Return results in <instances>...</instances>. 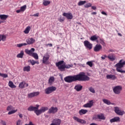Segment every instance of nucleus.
I'll use <instances>...</instances> for the list:
<instances>
[{"instance_id": "nucleus-1", "label": "nucleus", "mask_w": 125, "mask_h": 125, "mask_svg": "<svg viewBox=\"0 0 125 125\" xmlns=\"http://www.w3.org/2000/svg\"><path fill=\"white\" fill-rule=\"evenodd\" d=\"M64 81L66 83H71L73 82H86V81H89L90 78L87 75H85L84 73H80L76 75L68 76L64 78Z\"/></svg>"}, {"instance_id": "nucleus-2", "label": "nucleus", "mask_w": 125, "mask_h": 125, "mask_svg": "<svg viewBox=\"0 0 125 125\" xmlns=\"http://www.w3.org/2000/svg\"><path fill=\"white\" fill-rule=\"evenodd\" d=\"M40 107V105L36 104V106H30L27 110L30 112L34 111V113L37 115V116H40L42 113H44L45 111H47L48 110V107H42L41 108L39 109Z\"/></svg>"}, {"instance_id": "nucleus-3", "label": "nucleus", "mask_w": 125, "mask_h": 125, "mask_svg": "<svg viewBox=\"0 0 125 125\" xmlns=\"http://www.w3.org/2000/svg\"><path fill=\"white\" fill-rule=\"evenodd\" d=\"M64 63V61H61L56 63V67H58V69L61 72H64L65 69H70L72 68L73 64H63Z\"/></svg>"}, {"instance_id": "nucleus-4", "label": "nucleus", "mask_w": 125, "mask_h": 125, "mask_svg": "<svg viewBox=\"0 0 125 125\" xmlns=\"http://www.w3.org/2000/svg\"><path fill=\"white\" fill-rule=\"evenodd\" d=\"M124 61L123 60H121L118 63L115 64V66L116 67V71L117 72H119V73H125V70H123L121 69L122 68H124V65L122 62Z\"/></svg>"}, {"instance_id": "nucleus-5", "label": "nucleus", "mask_w": 125, "mask_h": 125, "mask_svg": "<svg viewBox=\"0 0 125 125\" xmlns=\"http://www.w3.org/2000/svg\"><path fill=\"white\" fill-rule=\"evenodd\" d=\"M56 89H57V88L55 86H49L45 89V92L46 94H50V93L55 91Z\"/></svg>"}, {"instance_id": "nucleus-6", "label": "nucleus", "mask_w": 125, "mask_h": 125, "mask_svg": "<svg viewBox=\"0 0 125 125\" xmlns=\"http://www.w3.org/2000/svg\"><path fill=\"white\" fill-rule=\"evenodd\" d=\"M50 56L48 54H46L42 58V63L43 64H45L46 65H48V60H49V58Z\"/></svg>"}, {"instance_id": "nucleus-7", "label": "nucleus", "mask_w": 125, "mask_h": 125, "mask_svg": "<svg viewBox=\"0 0 125 125\" xmlns=\"http://www.w3.org/2000/svg\"><path fill=\"white\" fill-rule=\"evenodd\" d=\"M83 44L85 47V48H87V49H89L90 50V49H92V46L93 45L89 41H85L83 42Z\"/></svg>"}, {"instance_id": "nucleus-8", "label": "nucleus", "mask_w": 125, "mask_h": 125, "mask_svg": "<svg viewBox=\"0 0 125 125\" xmlns=\"http://www.w3.org/2000/svg\"><path fill=\"white\" fill-rule=\"evenodd\" d=\"M122 88L121 86H116L113 88V91L115 94H120L121 91H122Z\"/></svg>"}, {"instance_id": "nucleus-9", "label": "nucleus", "mask_w": 125, "mask_h": 125, "mask_svg": "<svg viewBox=\"0 0 125 125\" xmlns=\"http://www.w3.org/2000/svg\"><path fill=\"white\" fill-rule=\"evenodd\" d=\"M114 111L117 115L119 116H123L125 115V111L120 110V108L118 107H115L114 108Z\"/></svg>"}, {"instance_id": "nucleus-10", "label": "nucleus", "mask_w": 125, "mask_h": 125, "mask_svg": "<svg viewBox=\"0 0 125 125\" xmlns=\"http://www.w3.org/2000/svg\"><path fill=\"white\" fill-rule=\"evenodd\" d=\"M58 111V108L57 107L52 106L49 109L48 114H55V113H57Z\"/></svg>"}, {"instance_id": "nucleus-11", "label": "nucleus", "mask_w": 125, "mask_h": 125, "mask_svg": "<svg viewBox=\"0 0 125 125\" xmlns=\"http://www.w3.org/2000/svg\"><path fill=\"white\" fill-rule=\"evenodd\" d=\"M61 125V120L59 119H54L52 121V123L50 125Z\"/></svg>"}, {"instance_id": "nucleus-12", "label": "nucleus", "mask_w": 125, "mask_h": 125, "mask_svg": "<svg viewBox=\"0 0 125 125\" xmlns=\"http://www.w3.org/2000/svg\"><path fill=\"white\" fill-rule=\"evenodd\" d=\"M62 15L64 16V17H66L68 20H72V19H73V14L71 13H63Z\"/></svg>"}, {"instance_id": "nucleus-13", "label": "nucleus", "mask_w": 125, "mask_h": 125, "mask_svg": "<svg viewBox=\"0 0 125 125\" xmlns=\"http://www.w3.org/2000/svg\"><path fill=\"white\" fill-rule=\"evenodd\" d=\"M94 102H93V100L89 101L88 103H87L86 104H84L83 105V107L84 108H91L92 106H93V104Z\"/></svg>"}, {"instance_id": "nucleus-14", "label": "nucleus", "mask_w": 125, "mask_h": 125, "mask_svg": "<svg viewBox=\"0 0 125 125\" xmlns=\"http://www.w3.org/2000/svg\"><path fill=\"white\" fill-rule=\"evenodd\" d=\"M102 49V46L100 44H97L93 48L95 52H99Z\"/></svg>"}, {"instance_id": "nucleus-15", "label": "nucleus", "mask_w": 125, "mask_h": 125, "mask_svg": "<svg viewBox=\"0 0 125 125\" xmlns=\"http://www.w3.org/2000/svg\"><path fill=\"white\" fill-rule=\"evenodd\" d=\"M73 119L74 120V121L77 122V123H79V124H86V121L83 119H80L76 116L73 117Z\"/></svg>"}, {"instance_id": "nucleus-16", "label": "nucleus", "mask_w": 125, "mask_h": 125, "mask_svg": "<svg viewBox=\"0 0 125 125\" xmlns=\"http://www.w3.org/2000/svg\"><path fill=\"white\" fill-rule=\"evenodd\" d=\"M25 85H26V87H28V86H29V84L27 83H26V82L23 81L20 83L19 87L21 89L25 88Z\"/></svg>"}, {"instance_id": "nucleus-17", "label": "nucleus", "mask_w": 125, "mask_h": 125, "mask_svg": "<svg viewBox=\"0 0 125 125\" xmlns=\"http://www.w3.org/2000/svg\"><path fill=\"white\" fill-rule=\"evenodd\" d=\"M40 95V92H33L28 94V98H32V97H35V96H38Z\"/></svg>"}, {"instance_id": "nucleus-18", "label": "nucleus", "mask_w": 125, "mask_h": 125, "mask_svg": "<svg viewBox=\"0 0 125 125\" xmlns=\"http://www.w3.org/2000/svg\"><path fill=\"white\" fill-rule=\"evenodd\" d=\"M106 79L107 80H112V81H115V80H117V78L115 75L107 74L106 75Z\"/></svg>"}, {"instance_id": "nucleus-19", "label": "nucleus", "mask_w": 125, "mask_h": 125, "mask_svg": "<svg viewBox=\"0 0 125 125\" xmlns=\"http://www.w3.org/2000/svg\"><path fill=\"white\" fill-rule=\"evenodd\" d=\"M25 52L26 54H28L31 56L33 54V53L35 52V48H32L30 50L26 49L25 50Z\"/></svg>"}, {"instance_id": "nucleus-20", "label": "nucleus", "mask_w": 125, "mask_h": 125, "mask_svg": "<svg viewBox=\"0 0 125 125\" xmlns=\"http://www.w3.org/2000/svg\"><path fill=\"white\" fill-rule=\"evenodd\" d=\"M27 45V44H33V43H34V42H36V40L34 39V38H28V39L26 40V41Z\"/></svg>"}, {"instance_id": "nucleus-21", "label": "nucleus", "mask_w": 125, "mask_h": 125, "mask_svg": "<svg viewBox=\"0 0 125 125\" xmlns=\"http://www.w3.org/2000/svg\"><path fill=\"white\" fill-rule=\"evenodd\" d=\"M107 58H108L110 61H114V60H116V56H115L114 54H109L107 56Z\"/></svg>"}, {"instance_id": "nucleus-22", "label": "nucleus", "mask_w": 125, "mask_h": 125, "mask_svg": "<svg viewBox=\"0 0 125 125\" xmlns=\"http://www.w3.org/2000/svg\"><path fill=\"white\" fill-rule=\"evenodd\" d=\"M98 38H99V36H96V35H93L92 36L90 40V41H92V42H96L98 43Z\"/></svg>"}, {"instance_id": "nucleus-23", "label": "nucleus", "mask_w": 125, "mask_h": 125, "mask_svg": "<svg viewBox=\"0 0 125 125\" xmlns=\"http://www.w3.org/2000/svg\"><path fill=\"white\" fill-rule=\"evenodd\" d=\"M110 123H117L118 122H121V119L119 117H115L110 120Z\"/></svg>"}, {"instance_id": "nucleus-24", "label": "nucleus", "mask_w": 125, "mask_h": 125, "mask_svg": "<svg viewBox=\"0 0 125 125\" xmlns=\"http://www.w3.org/2000/svg\"><path fill=\"white\" fill-rule=\"evenodd\" d=\"M74 89H76L77 91H81L83 89V86L81 84H78L75 85Z\"/></svg>"}, {"instance_id": "nucleus-25", "label": "nucleus", "mask_w": 125, "mask_h": 125, "mask_svg": "<svg viewBox=\"0 0 125 125\" xmlns=\"http://www.w3.org/2000/svg\"><path fill=\"white\" fill-rule=\"evenodd\" d=\"M87 112H88V111L86 109H81L79 110V113L80 116H83V115H85Z\"/></svg>"}, {"instance_id": "nucleus-26", "label": "nucleus", "mask_w": 125, "mask_h": 125, "mask_svg": "<svg viewBox=\"0 0 125 125\" xmlns=\"http://www.w3.org/2000/svg\"><path fill=\"white\" fill-rule=\"evenodd\" d=\"M6 41V35L0 34V42H5Z\"/></svg>"}, {"instance_id": "nucleus-27", "label": "nucleus", "mask_w": 125, "mask_h": 125, "mask_svg": "<svg viewBox=\"0 0 125 125\" xmlns=\"http://www.w3.org/2000/svg\"><path fill=\"white\" fill-rule=\"evenodd\" d=\"M8 85L11 88H16V85H14L12 81H9L8 83Z\"/></svg>"}, {"instance_id": "nucleus-28", "label": "nucleus", "mask_w": 125, "mask_h": 125, "mask_svg": "<svg viewBox=\"0 0 125 125\" xmlns=\"http://www.w3.org/2000/svg\"><path fill=\"white\" fill-rule=\"evenodd\" d=\"M23 56H24V51L23 50L17 55V58H23Z\"/></svg>"}, {"instance_id": "nucleus-29", "label": "nucleus", "mask_w": 125, "mask_h": 125, "mask_svg": "<svg viewBox=\"0 0 125 125\" xmlns=\"http://www.w3.org/2000/svg\"><path fill=\"white\" fill-rule=\"evenodd\" d=\"M8 17V15H0V18L1 20H6L7 19V18Z\"/></svg>"}, {"instance_id": "nucleus-30", "label": "nucleus", "mask_w": 125, "mask_h": 125, "mask_svg": "<svg viewBox=\"0 0 125 125\" xmlns=\"http://www.w3.org/2000/svg\"><path fill=\"white\" fill-rule=\"evenodd\" d=\"M24 72H30L31 70V67L30 66H25L23 67Z\"/></svg>"}, {"instance_id": "nucleus-31", "label": "nucleus", "mask_w": 125, "mask_h": 125, "mask_svg": "<svg viewBox=\"0 0 125 125\" xmlns=\"http://www.w3.org/2000/svg\"><path fill=\"white\" fill-rule=\"evenodd\" d=\"M30 56H32V57H33V58H35L36 60L39 59V55H38L37 53H33Z\"/></svg>"}, {"instance_id": "nucleus-32", "label": "nucleus", "mask_w": 125, "mask_h": 125, "mask_svg": "<svg viewBox=\"0 0 125 125\" xmlns=\"http://www.w3.org/2000/svg\"><path fill=\"white\" fill-rule=\"evenodd\" d=\"M98 119H99V120H105L106 118H105V116H104V115H103V114H101L98 115Z\"/></svg>"}, {"instance_id": "nucleus-33", "label": "nucleus", "mask_w": 125, "mask_h": 125, "mask_svg": "<svg viewBox=\"0 0 125 125\" xmlns=\"http://www.w3.org/2000/svg\"><path fill=\"white\" fill-rule=\"evenodd\" d=\"M55 81V78L54 77H50V78L48 80V83L49 84H51V83H53V82H54Z\"/></svg>"}, {"instance_id": "nucleus-34", "label": "nucleus", "mask_w": 125, "mask_h": 125, "mask_svg": "<svg viewBox=\"0 0 125 125\" xmlns=\"http://www.w3.org/2000/svg\"><path fill=\"white\" fill-rule=\"evenodd\" d=\"M103 101L104 102V103L105 104H106L107 105H111V102H110V101L107 100V99H103Z\"/></svg>"}, {"instance_id": "nucleus-35", "label": "nucleus", "mask_w": 125, "mask_h": 125, "mask_svg": "<svg viewBox=\"0 0 125 125\" xmlns=\"http://www.w3.org/2000/svg\"><path fill=\"white\" fill-rule=\"evenodd\" d=\"M43 5H44V6H47V5H48V4H50V1L44 0L43 1Z\"/></svg>"}, {"instance_id": "nucleus-36", "label": "nucleus", "mask_w": 125, "mask_h": 125, "mask_svg": "<svg viewBox=\"0 0 125 125\" xmlns=\"http://www.w3.org/2000/svg\"><path fill=\"white\" fill-rule=\"evenodd\" d=\"M84 3H86V1H80L78 2V5H79V6H81V5H83Z\"/></svg>"}, {"instance_id": "nucleus-37", "label": "nucleus", "mask_w": 125, "mask_h": 125, "mask_svg": "<svg viewBox=\"0 0 125 125\" xmlns=\"http://www.w3.org/2000/svg\"><path fill=\"white\" fill-rule=\"evenodd\" d=\"M30 29L31 27L27 26L25 30L24 31V33H25V34H29V32H30Z\"/></svg>"}, {"instance_id": "nucleus-38", "label": "nucleus", "mask_w": 125, "mask_h": 125, "mask_svg": "<svg viewBox=\"0 0 125 125\" xmlns=\"http://www.w3.org/2000/svg\"><path fill=\"white\" fill-rule=\"evenodd\" d=\"M17 112V109L10 110L8 113V115H12V114H15Z\"/></svg>"}, {"instance_id": "nucleus-39", "label": "nucleus", "mask_w": 125, "mask_h": 125, "mask_svg": "<svg viewBox=\"0 0 125 125\" xmlns=\"http://www.w3.org/2000/svg\"><path fill=\"white\" fill-rule=\"evenodd\" d=\"M27 43H20V44H17V47H22V46L27 45Z\"/></svg>"}, {"instance_id": "nucleus-40", "label": "nucleus", "mask_w": 125, "mask_h": 125, "mask_svg": "<svg viewBox=\"0 0 125 125\" xmlns=\"http://www.w3.org/2000/svg\"><path fill=\"white\" fill-rule=\"evenodd\" d=\"M13 109V106L12 105H9L7 107V111H12Z\"/></svg>"}, {"instance_id": "nucleus-41", "label": "nucleus", "mask_w": 125, "mask_h": 125, "mask_svg": "<svg viewBox=\"0 0 125 125\" xmlns=\"http://www.w3.org/2000/svg\"><path fill=\"white\" fill-rule=\"evenodd\" d=\"M27 8V6L26 5H24L21 7V11H25L26 10V8Z\"/></svg>"}, {"instance_id": "nucleus-42", "label": "nucleus", "mask_w": 125, "mask_h": 125, "mask_svg": "<svg viewBox=\"0 0 125 125\" xmlns=\"http://www.w3.org/2000/svg\"><path fill=\"white\" fill-rule=\"evenodd\" d=\"M100 41V43H101V44H102V45H105V42H104V40L100 38L99 39Z\"/></svg>"}, {"instance_id": "nucleus-43", "label": "nucleus", "mask_w": 125, "mask_h": 125, "mask_svg": "<svg viewBox=\"0 0 125 125\" xmlns=\"http://www.w3.org/2000/svg\"><path fill=\"white\" fill-rule=\"evenodd\" d=\"M89 91H90V92H92V93H94L95 92V90L92 87H89Z\"/></svg>"}, {"instance_id": "nucleus-44", "label": "nucleus", "mask_w": 125, "mask_h": 125, "mask_svg": "<svg viewBox=\"0 0 125 125\" xmlns=\"http://www.w3.org/2000/svg\"><path fill=\"white\" fill-rule=\"evenodd\" d=\"M0 76L2 77V78H8V75L6 74H2L0 72Z\"/></svg>"}, {"instance_id": "nucleus-45", "label": "nucleus", "mask_w": 125, "mask_h": 125, "mask_svg": "<svg viewBox=\"0 0 125 125\" xmlns=\"http://www.w3.org/2000/svg\"><path fill=\"white\" fill-rule=\"evenodd\" d=\"M91 5H92L91 3H87L84 5V7H85L86 8H88V7H91Z\"/></svg>"}, {"instance_id": "nucleus-46", "label": "nucleus", "mask_w": 125, "mask_h": 125, "mask_svg": "<svg viewBox=\"0 0 125 125\" xmlns=\"http://www.w3.org/2000/svg\"><path fill=\"white\" fill-rule=\"evenodd\" d=\"M86 64L88 65V66H89L90 67H92V66H93V64L92 63V62H86Z\"/></svg>"}, {"instance_id": "nucleus-47", "label": "nucleus", "mask_w": 125, "mask_h": 125, "mask_svg": "<svg viewBox=\"0 0 125 125\" xmlns=\"http://www.w3.org/2000/svg\"><path fill=\"white\" fill-rule=\"evenodd\" d=\"M0 124H1V125H6V122L4 121H3V120H0Z\"/></svg>"}, {"instance_id": "nucleus-48", "label": "nucleus", "mask_w": 125, "mask_h": 125, "mask_svg": "<svg viewBox=\"0 0 125 125\" xmlns=\"http://www.w3.org/2000/svg\"><path fill=\"white\" fill-rule=\"evenodd\" d=\"M17 125H22V120H18L17 122Z\"/></svg>"}, {"instance_id": "nucleus-49", "label": "nucleus", "mask_w": 125, "mask_h": 125, "mask_svg": "<svg viewBox=\"0 0 125 125\" xmlns=\"http://www.w3.org/2000/svg\"><path fill=\"white\" fill-rule=\"evenodd\" d=\"M108 58V56H106V55H104L101 57V59L103 60H105V59H106V58Z\"/></svg>"}, {"instance_id": "nucleus-50", "label": "nucleus", "mask_w": 125, "mask_h": 125, "mask_svg": "<svg viewBox=\"0 0 125 125\" xmlns=\"http://www.w3.org/2000/svg\"><path fill=\"white\" fill-rule=\"evenodd\" d=\"M30 63H31V65H32V66H34V65H35V61L34 60H31Z\"/></svg>"}, {"instance_id": "nucleus-51", "label": "nucleus", "mask_w": 125, "mask_h": 125, "mask_svg": "<svg viewBox=\"0 0 125 125\" xmlns=\"http://www.w3.org/2000/svg\"><path fill=\"white\" fill-rule=\"evenodd\" d=\"M98 119V115L97 116H94L93 117V120H94L95 121H96Z\"/></svg>"}, {"instance_id": "nucleus-52", "label": "nucleus", "mask_w": 125, "mask_h": 125, "mask_svg": "<svg viewBox=\"0 0 125 125\" xmlns=\"http://www.w3.org/2000/svg\"><path fill=\"white\" fill-rule=\"evenodd\" d=\"M39 15H40V14L39 13H38L33 15V16H34V17H39Z\"/></svg>"}, {"instance_id": "nucleus-53", "label": "nucleus", "mask_w": 125, "mask_h": 125, "mask_svg": "<svg viewBox=\"0 0 125 125\" xmlns=\"http://www.w3.org/2000/svg\"><path fill=\"white\" fill-rule=\"evenodd\" d=\"M64 18H62H62H60V19H59V21H60V22H63V21H64Z\"/></svg>"}, {"instance_id": "nucleus-54", "label": "nucleus", "mask_w": 125, "mask_h": 125, "mask_svg": "<svg viewBox=\"0 0 125 125\" xmlns=\"http://www.w3.org/2000/svg\"><path fill=\"white\" fill-rule=\"evenodd\" d=\"M101 13L103 15H105V16H107V13H106V12H105L104 11H102V12H101Z\"/></svg>"}, {"instance_id": "nucleus-55", "label": "nucleus", "mask_w": 125, "mask_h": 125, "mask_svg": "<svg viewBox=\"0 0 125 125\" xmlns=\"http://www.w3.org/2000/svg\"><path fill=\"white\" fill-rule=\"evenodd\" d=\"M92 9H93V10H95L96 9V6H93L91 7Z\"/></svg>"}, {"instance_id": "nucleus-56", "label": "nucleus", "mask_w": 125, "mask_h": 125, "mask_svg": "<svg viewBox=\"0 0 125 125\" xmlns=\"http://www.w3.org/2000/svg\"><path fill=\"white\" fill-rule=\"evenodd\" d=\"M92 15H96V14H97V12H94L91 13Z\"/></svg>"}, {"instance_id": "nucleus-57", "label": "nucleus", "mask_w": 125, "mask_h": 125, "mask_svg": "<svg viewBox=\"0 0 125 125\" xmlns=\"http://www.w3.org/2000/svg\"><path fill=\"white\" fill-rule=\"evenodd\" d=\"M21 11H21V9H20V10H17L16 11V12H17V13H20V12H21Z\"/></svg>"}, {"instance_id": "nucleus-58", "label": "nucleus", "mask_w": 125, "mask_h": 125, "mask_svg": "<svg viewBox=\"0 0 125 125\" xmlns=\"http://www.w3.org/2000/svg\"><path fill=\"white\" fill-rule=\"evenodd\" d=\"M46 46H48V45H49V46H52V43H48L46 44Z\"/></svg>"}, {"instance_id": "nucleus-59", "label": "nucleus", "mask_w": 125, "mask_h": 125, "mask_svg": "<svg viewBox=\"0 0 125 125\" xmlns=\"http://www.w3.org/2000/svg\"><path fill=\"white\" fill-rule=\"evenodd\" d=\"M19 117H20V118H23V115L22 114H20Z\"/></svg>"}, {"instance_id": "nucleus-60", "label": "nucleus", "mask_w": 125, "mask_h": 125, "mask_svg": "<svg viewBox=\"0 0 125 125\" xmlns=\"http://www.w3.org/2000/svg\"><path fill=\"white\" fill-rule=\"evenodd\" d=\"M35 64H40V62H39V61H35Z\"/></svg>"}, {"instance_id": "nucleus-61", "label": "nucleus", "mask_w": 125, "mask_h": 125, "mask_svg": "<svg viewBox=\"0 0 125 125\" xmlns=\"http://www.w3.org/2000/svg\"><path fill=\"white\" fill-rule=\"evenodd\" d=\"M122 64L123 65V66H124V65H125V61H124L123 62H122Z\"/></svg>"}, {"instance_id": "nucleus-62", "label": "nucleus", "mask_w": 125, "mask_h": 125, "mask_svg": "<svg viewBox=\"0 0 125 125\" xmlns=\"http://www.w3.org/2000/svg\"><path fill=\"white\" fill-rule=\"evenodd\" d=\"M1 23H4V21H0V24H1Z\"/></svg>"}, {"instance_id": "nucleus-63", "label": "nucleus", "mask_w": 125, "mask_h": 125, "mask_svg": "<svg viewBox=\"0 0 125 125\" xmlns=\"http://www.w3.org/2000/svg\"><path fill=\"white\" fill-rule=\"evenodd\" d=\"M78 24H79V25H82V23L81 22H78Z\"/></svg>"}, {"instance_id": "nucleus-64", "label": "nucleus", "mask_w": 125, "mask_h": 125, "mask_svg": "<svg viewBox=\"0 0 125 125\" xmlns=\"http://www.w3.org/2000/svg\"><path fill=\"white\" fill-rule=\"evenodd\" d=\"M118 35H120V36H122V35H121V34H118Z\"/></svg>"}]
</instances>
